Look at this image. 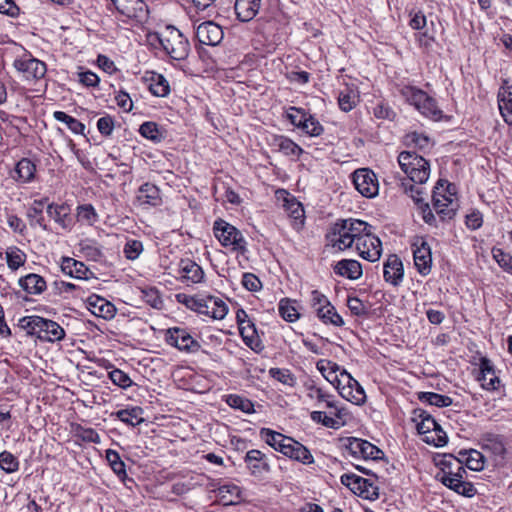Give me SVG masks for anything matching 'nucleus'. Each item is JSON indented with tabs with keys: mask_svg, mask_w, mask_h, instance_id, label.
<instances>
[{
	"mask_svg": "<svg viewBox=\"0 0 512 512\" xmlns=\"http://www.w3.org/2000/svg\"><path fill=\"white\" fill-rule=\"evenodd\" d=\"M313 305L316 307L317 315L325 324H332L336 327L344 325L343 318L337 313L335 307L329 302L326 296L318 291L312 292Z\"/></svg>",
	"mask_w": 512,
	"mask_h": 512,
	"instance_id": "11",
	"label": "nucleus"
},
{
	"mask_svg": "<svg viewBox=\"0 0 512 512\" xmlns=\"http://www.w3.org/2000/svg\"><path fill=\"white\" fill-rule=\"evenodd\" d=\"M359 101V91L355 85H346L343 90L339 92L338 104L342 111H351Z\"/></svg>",
	"mask_w": 512,
	"mask_h": 512,
	"instance_id": "34",
	"label": "nucleus"
},
{
	"mask_svg": "<svg viewBox=\"0 0 512 512\" xmlns=\"http://www.w3.org/2000/svg\"><path fill=\"white\" fill-rule=\"evenodd\" d=\"M347 449L354 457L363 459H382L384 452L374 444L359 438H349Z\"/></svg>",
	"mask_w": 512,
	"mask_h": 512,
	"instance_id": "15",
	"label": "nucleus"
},
{
	"mask_svg": "<svg viewBox=\"0 0 512 512\" xmlns=\"http://www.w3.org/2000/svg\"><path fill=\"white\" fill-rule=\"evenodd\" d=\"M424 116L433 120H439L442 117V111L438 109L436 101L427 94V99L421 101V104L416 108Z\"/></svg>",
	"mask_w": 512,
	"mask_h": 512,
	"instance_id": "51",
	"label": "nucleus"
},
{
	"mask_svg": "<svg viewBox=\"0 0 512 512\" xmlns=\"http://www.w3.org/2000/svg\"><path fill=\"white\" fill-rule=\"evenodd\" d=\"M290 124L308 136H319L324 130L308 111L294 106H290Z\"/></svg>",
	"mask_w": 512,
	"mask_h": 512,
	"instance_id": "7",
	"label": "nucleus"
},
{
	"mask_svg": "<svg viewBox=\"0 0 512 512\" xmlns=\"http://www.w3.org/2000/svg\"><path fill=\"white\" fill-rule=\"evenodd\" d=\"M13 179L20 183H30L35 179L36 164L29 158H22L15 166Z\"/></svg>",
	"mask_w": 512,
	"mask_h": 512,
	"instance_id": "30",
	"label": "nucleus"
},
{
	"mask_svg": "<svg viewBox=\"0 0 512 512\" xmlns=\"http://www.w3.org/2000/svg\"><path fill=\"white\" fill-rule=\"evenodd\" d=\"M465 461L466 466L473 471H481L484 468L485 458L484 455L474 449L469 451L460 452Z\"/></svg>",
	"mask_w": 512,
	"mask_h": 512,
	"instance_id": "46",
	"label": "nucleus"
},
{
	"mask_svg": "<svg viewBox=\"0 0 512 512\" xmlns=\"http://www.w3.org/2000/svg\"><path fill=\"white\" fill-rule=\"evenodd\" d=\"M227 402L231 407L240 409L246 413H249L253 408V404L249 400L237 395H230Z\"/></svg>",
	"mask_w": 512,
	"mask_h": 512,
	"instance_id": "64",
	"label": "nucleus"
},
{
	"mask_svg": "<svg viewBox=\"0 0 512 512\" xmlns=\"http://www.w3.org/2000/svg\"><path fill=\"white\" fill-rule=\"evenodd\" d=\"M358 496L367 500H376L379 497L378 487L370 479H366V484H361Z\"/></svg>",
	"mask_w": 512,
	"mask_h": 512,
	"instance_id": "60",
	"label": "nucleus"
},
{
	"mask_svg": "<svg viewBox=\"0 0 512 512\" xmlns=\"http://www.w3.org/2000/svg\"><path fill=\"white\" fill-rule=\"evenodd\" d=\"M414 420L417 422V431L419 434L432 433L433 429L438 427L436 420L426 411L418 409L414 411Z\"/></svg>",
	"mask_w": 512,
	"mask_h": 512,
	"instance_id": "38",
	"label": "nucleus"
},
{
	"mask_svg": "<svg viewBox=\"0 0 512 512\" xmlns=\"http://www.w3.org/2000/svg\"><path fill=\"white\" fill-rule=\"evenodd\" d=\"M401 95L409 104L415 106V108L421 104V101H425L427 99L426 92L413 86L403 87L401 89Z\"/></svg>",
	"mask_w": 512,
	"mask_h": 512,
	"instance_id": "50",
	"label": "nucleus"
},
{
	"mask_svg": "<svg viewBox=\"0 0 512 512\" xmlns=\"http://www.w3.org/2000/svg\"><path fill=\"white\" fill-rule=\"evenodd\" d=\"M139 133L142 137L150 139L154 142H160L163 138L155 122L147 121L140 125Z\"/></svg>",
	"mask_w": 512,
	"mask_h": 512,
	"instance_id": "54",
	"label": "nucleus"
},
{
	"mask_svg": "<svg viewBox=\"0 0 512 512\" xmlns=\"http://www.w3.org/2000/svg\"><path fill=\"white\" fill-rule=\"evenodd\" d=\"M20 286L29 294H41L47 287L46 281L38 274H28L19 281Z\"/></svg>",
	"mask_w": 512,
	"mask_h": 512,
	"instance_id": "37",
	"label": "nucleus"
},
{
	"mask_svg": "<svg viewBox=\"0 0 512 512\" xmlns=\"http://www.w3.org/2000/svg\"><path fill=\"white\" fill-rule=\"evenodd\" d=\"M290 460L303 465H312L315 460L310 450L299 441L290 437Z\"/></svg>",
	"mask_w": 512,
	"mask_h": 512,
	"instance_id": "35",
	"label": "nucleus"
},
{
	"mask_svg": "<svg viewBox=\"0 0 512 512\" xmlns=\"http://www.w3.org/2000/svg\"><path fill=\"white\" fill-rule=\"evenodd\" d=\"M262 5V0H236L234 10L237 19L249 22L256 17Z\"/></svg>",
	"mask_w": 512,
	"mask_h": 512,
	"instance_id": "22",
	"label": "nucleus"
},
{
	"mask_svg": "<svg viewBox=\"0 0 512 512\" xmlns=\"http://www.w3.org/2000/svg\"><path fill=\"white\" fill-rule=\"evenodd\" d=\"M241 491L238 486L223 485L218 488V495L223 505H234L240 500Z\"/></svg>",
	"mask_w": 512,
	"mask_h": 512,
	"instance_id": "44",
	"label": "nucleus"
},
{
	"mask_svg": "<svg viewBox=\"0 0 512 512\" xmlns=\"http://www.w3.org/2000/svg\"><path fill=\"white\" fill-rule=\"evenodd\" d=\"M136 199L140 205L155 207L162 203L159 188L149 182H146L139 187Z\"/></svg>",
	"mask_w": 512,
	"mask_h": 512,
	"instance_id": "24",
	"label": "nucleus"
},
{
	"mask_svg": "<svg viewBox=\"0 0 512 512\" xmlns=\"http://www.w3.org/2000/svg\"><path fill=\"white\" fill-rule=\"evenodd\" d=\"M355 189L366 198H374L379 192L376 174L369 168H360L352 174Z\"/></svg>",
	"mask_w": 512,
	"mask_h": 512,
	"instance_id": "10",
	"label": "nucleus"
},
{
	"mask_svg": "<svg viewBox=\"0 0 512 512\" xmlns=\"http://www.w3.org/2000/svg\"><path fill=\"white\" fill-rule=\"evenodd\" d=\"M177 271L178 275L176 278L187 285L199 283L204 278L201 266L190 258H181Z\"/></svg>",
	"mask_w": 512,
	"mask_h": 512,
	"instance_id": "17",
	"label": "nucleus"
},
{
	"mask_svg": "<svg viewBox=\"0 0 512 512\" xmlns=\"http://www.w3.org/2000/svg\"><path fill=\"white\" fill-rule=\"evenodd\" d=\"M143 409L141 407H132L130 409H122L115 413L116 417L127 425L135 427L141 424L144 419L141 417Z\"/></svg>",
	"mask_w": 512,
	"mask_h": 512,
	"instance_id": "39",
	"label": "nucleus"
},
{
	"mask_svg": "<svg viewBox=\"0 0 512 512\" xmlns=\"http://www.w3.org/2000/svg\"><path fill=\"white\" fill-rule=\"evenodd\" d=\"M317 369L323 375V377L332 385L335 384L336 377L341 370V367L327 359H321L316 364Z\"/></svg>",
	"mask_w": 512,
	"mask_h": 512,
	"instance_id": "42",
	"label": "nucleus"
},
{
	"mask_svg": "<svg viewBox=\"0 0 512 512\" xmlns=\"http://www.w3.org/2000/svg\"><path fill=\"white\" fill-rule=\"evenodd\" d=\"M213 230L216 238L223 246H231L232 251L245 253V240L236 227L223 219H218L214 222Z\"/></svg>",
	"mask_w": 512,
	"mask_h": 512,
	"instance_id": "6",
	"label": "nucleus"
},
{
	"mask_svg": "<svg viewBox=\"0 0 512 512\" xmlns=\"http://www.w3.org/2000/svg\"><path fill=\"white\" fill-rule=\"evenodd\" d=\"M89 310L92 314L103 319H112L116 314L115 306L99 296H91L88 299Z\"/></svg>",
	"mask_w": 512,
	"mask_h": 512,
	"instance_id": "26",
	"label": "nucleus"
},
{
	"mask_svg": "<svg viewBox=\"0 0 512 512\" xmlns=\"http://www.w3.org/2000/svg\"><path fill=\"white\" fill-rule=\"evenodd\" d=\"M48 205V198L35 199L32 205L27 210V219L31 227L39 226L44 231H51L48 225L45 223L43 216V209L45 205Z\"/></svg>",
	"mask_w": 512,
	"mask_h": 512,
	"instance_id": "23",
	"label": "nucleus"
},
{
	"mask_svg": "<svg viewBox=\"0 0 512 512\" xmlns=\"http://www.w3.org/2000/svg\"><path fill=\"white\" fill-rule=\"evenodd\" d=\"M398 163L401 170L407 175L408 180L401 182V187L406 194H409L413 201L419 206L423 220L429 225L437 226V218L433 214L429 204L424 202L422 187L416 186L424 184L430 175L429 162L411 151H402L398 156Z\"/></svg>",
	"mask_w": 512,
	"mask_h": 512,
	"instance_id": "1",
	"label": "nucleus"
},
{
	"mask_svg": "<svg viewBox=\"0 0 512 512\" xmlns=\"http://www.w3.org/2000/svg\"><path fill=\"white\" fill-rule=\"evenodd\" d=\"M76 435L84 442L98 444L101 441L99 434L93 428L78 426L76 428Z\"/></svg>",
	"mask_w": 512,
	"mask_h": 512,
	"instance_id": "58",
	"label": "nucleus"
},
{
	"mask_svg": "<svg viewBox=\"0 0 512 512\" xmlns=\"http://www.w3.org/2000/svg\"><path fill=\"white\" fill-rule=\"evenodd\" d=\"M223 37L222 27L213 21L203 22L196 29V38L203 45L217 46Z\"/></svg>",
	"mask_w": 512,
	"mask_h": 512,
	"instance_id": "16",
	"label": "nucleus"
},
{
	"mask_svg": "<svg viewBox=\"0 0 512 512\" xmlns=\"http://www.w3.org/2000/svg\"><path fill=\"white\" fill-rule=\"evenodd\" d=\"M265 455L259 450H250L246 453L245 462L253 474L267 469V463L264 460Z\"/></svg>",
	"mask_w": 512,
	"mask_h": 512,
	"instance_id": "43",
	"label": "nucleus"
},
{
	"mask_svg": "<svg viewBox=\"0 0 512 512\" xmlns=\"http://www.w3.org/2000/svg\"><path fill=\"white\" fill-rule=\"evenodd\" d=\"M109 379L114 385H117L123 389H126L133 384L128 374L117 368L109 372Z\"/></svg>",
	"mask_w": 512,
	"mask_h": 512,
	"instance_id": "57",
	"label": "nucleus"
},
{
	"mask_svg": "<svg viewBox=\"0 0 512 512\" xmlns=\"http://www.w3.org/2000/svg\"><path fill=\"white\" fill-rule=\"evenodd\" d=\"M106 459L115 474L121 479L126 477L125 463L121 460L118 452L112 449L106 451Z\"/></svg>",
	"mask_w": 512,
	"mask_h": 512,
	"instance_id": "52",
	"label": "nucleus"
},
{
	"mask_svg": "<svg viewBox=\"0 0 512 512\" xmlns=\"http://www.w3.org/2000/svg\"><path fill=\"white\" fill-rule=\"evenodd\" d=\"M38 339L45 342L60 341L65 337V330L55 321L42 317Z\"/></svg>",
	"mask_w": 512,
	"mask_h": 512,
	"instance_id": "25",
	"label": "nucleus"
},
{
	"mask_svg": "<svg viewBox=\"0 0 512 512\" xmlns=\"http://www.w3.org/2000/svg\"><path fill=\"white\" fill-rule=\"evenodd\" d=\"M48 216L63 230L70 232L74 225L75 220L71 214L70 206L66 203L56 204L50 203L46 208Z\"/></svg>",
	"mask_w": 512,
	"mask_h": 512,
	"instance_id": "14",
	"label": "nucleus"
},
{
	"mask_svg": "<svg viewBox=\"0 0 512 512\" xmlns=\"http://www.w3.org/2000/svg\"><path fill=\"white\" fill-rule=\"evenodd\" d=\"M196 312L212 319L222 320L227 315L228 306L219 297L200 295Z\"/></svg>",
	"mask_w": 512,
	"mask_h": 512,
	"instance_id": "12",
	"label": "nucleus"
},
{
	"mask_svg": "<svg viewBox=\"0 0 512 512\" xmlns=\"http://www.w3.org/2000/svg\"><path fill=\"white\" fill-rule=\"evenodd\" d=\"M333 386H335L339 394L347 401L357 405L365 402L366 394L363 387L345 369L341 368Z\"/></svg>",
	"mask_w": 512,
	"mask_h": 512,
	"instance_id": "5",
	"label": "nucleus"
},
{
	"mask_svg": "<svg viewBox=\"0 0 512 512\" xmlns=\"http://www.w3.org/2000/svg\"><path fill=\"white\" fill-rule=\"evenodd\" d=\"M76 218L78 222L93 226L99 221V215L92 204L78 205L76 208Z\"/></svg>",
	"mask_w": 512,
	"mask_h": 512,
	"instance_id": "41",
	"label": "nucleus"
},
{
	"mask_svg": "<svg viewBox=\"0 0 512 512\" xmlns=\"http://www.w3.org/2000/svg\"><path fill=\"white\" fill-rule=\"evenodd\" d=\"M341 483L349 488L354 494L359 495L361 484H366V478L353 473L343 474L340 477Z\"/></svg>",
	"mask_w": 512,
	"mask_h": 512,
	"instance_id": "55",
	"label": "nucleus"
},
{
	"mask_svg": "<svg viewBox=\"0 0 512 512\" xmlns=\"http://www.w3.org/2000/svg\"><path fill=\"white\" fill-rule=\"evenodd\" d=\"M165 339L169 345L187 353H195L201 348L200 343L194 339L186 328H169L166 331Z\"/></svg>",
	"mask_w": 512,
	"mask_h": 512,
	"instance_id": "9",
	"label": "nucleus"
},
{
	"mask_svg": "<svg viewBox=\"0 0 512 512\" xmlns=\"http://www.w3.org/2000/svg\"><path fill=\"white\" fill-rule=\"evenodd\" d=\"M418 399L436 407H447L453 403L451 397L434 392H420Z\"/></svg>",
	"mask_w": 512,
	"mask_h": 512,
	"instance_id": "47",
	"label": "nucleus"
},
{
	"mask_svg": "<svg viewBox=\"0 0 512 512\" xmlns=\"http://www.w3.org/2000/svg\"><path fill=\"white\" fill-rule=\"evenodd\" d=\"M347 307L352 315L358 317H368L369 315L370 306L357 297H348Z\"/></svg>",
	"mask_w": 512,
	"mask_h": 512,
	"instance_id": "53",
	"label": "nucleus"
},
{
	"mask_svg": "<svg viewBox=\"0 0 512 512\" xmlns=\"http://www.w3.org/2000/svg\"><path fill=\"white\" fill-rule=\"evenodd\" d=\"M383 276L387 283L397 287L404 277L403 263L400 258H387L383 266Z\"/></svg>",
	"mask_w": 512,
	"mask_h": 512,
	"instance_id": "21",
	"label": "nucleus"
},
{
	"mask_svg": "<svg viewBox=\"0 0 512 512\" xmlns=\"http://www.w3.org/2000/svg\"><path fill=\"white\" fill-rule=\"evenodd\" d=\"M6 219L8 226L13 230V232L18 233L22 236L26 234L27 227L21 218H19L17 215L7 213Z\"/></svg>",
	"mask_w": 512,
	"mask_h": 512,
	"instance_id": "61",
	"label": "nucleus"
},
{
	"mask_svg": "<svg viewBox=\"0 0 512 512\" xmlns=\"http://www.w3.org/2000/svg\"><path fill=\"white\" fill-rule=\"evenodd\" d=\"M498 105L504 121L512 125V82L503 81L498 91Z\"/></svg>",
	"mask_w": 512,
	"mask_h": 512,
	"instance_id": "20",
	"label": "nucleus"
},
{
	"mask_svg": "<svg viewBox=\"0 0 512 512\" xmlns=\"http://www.w3.org/2000/svg\"><path fill=\"white\" fill-rule=\"evenodd\" d=\"M413 256H431V248L424 238L418 237L412 243Z\"/></svg>",
	"mask_w": 512,
	"mask_h": 512,
	"instance_id": "62",
	"label": "nucleus"
},
{
	"mask_svg": "<svg viewBox=\"0 0 512 512\" xmlns=\"http://www.w3.org/2000/svg\"><path fill=\"white\" fill-rule=\"evenodd\" d=\"M334 272L341 277L356 280L362 276V266L354 259L343 258L334 266Z\"/></svg>",
	"mask_w": 512,
	"mask_h": 512,
	"instance_id": "28",
	"label": "nucleus"
},
{
	"mask_svg": "<svg viewBox=\"0 0 512 512\" xmlns=\"http://www.w3.org/2000/svg\"><path fill=\"white\" fill-rule=\"evenodd\" d=\"M114 8L128 18H138L145 4L142 0H110Z\"/></svg>",
	"mask_w": 512,
	"mask_h": 512,
	"instance_id": "29",
	"label": "nucleus"
},
{
	"mask_svg": "<svg viewBox=\"0 0 512 512\" xmlns=\"http://www.w3.org/2000/svg\"><path fill=\"white\" fill-rule=\"evenodd\" d=\"M260 436L273 449L281 452L283 455H288V445L285 444L287 437L285 435L269 428H262Z\"/></svg>",
	"mask_w": 512,
	"mask_h": 512,
	"instance_id": "33",
	"label": "nucleus"
},
{
	"mask_svg": "<svg viewBox=\"0 0 512 512\" xmlns=\"http://www.w3.org/2000/svg\"><path fill=\"white\" fill-rule=\"evenodd\" d=\"M329 409H335V417L329 416L323 411H313L310 414L311 419L316 423H321L323 426L332 429H339L342 427L346 420L345 416L347 412L344 408H339L334 402V407H328Z\"/></svg>",
	"mask_w": 512,
	"mask_h": 512,
	"instance_id": "19",
	"label": "nucleus"
},
{
	"mask_svg": "<svg viewBox=\"0 0 512 512\" xmlns=\"http://www.w3.org/2000/svg\"><path fill=\"white\" fill-rule=\"evenodd\" d=\"M478 380L481 382L482 387L487 390H495L497 389V384H499V378L495 374L494 366L486 357L480 360Z\"/></svg>",
	"mask_w": 512,
	"mask_h": 512,
	"instance_id": "27",
	"label": "nucleus"
},
{
	"mask_svg": "<svg viewBox=\"0 0 512 512\" xmlns=\"http://www.w3.org/2000/svg\"><path fill=\"white\" fill-rule=\"evenodd\" d=\"M115 127V120L110 115H105L98 119L97 129L99 133L105 137L110 136Z\"/></svg>",
	"mask_w": 512,
	"mask_h": 512,
	"instance_id": "59",
	"label": "nucleus"
},
{
	"mask_svg": "<svg viewBox=\"0 0 512 512\" xmlns=\"http://www.w3.org/2000/svg\"><path fill=\"white\" fill-rule=\"evenodd\" d=\"M480 445L483 450L495 456L503 457L506 451L501 437L493 433L483 434L480 439Z\"/></svg>",
	"mask_w": 512,
	"mask_h": 512,
	"instance_id": "36",
	"label": "nucleus"
},
{
	"mask_svg": "<svg viewBox=\"0 0 512 512\" xmlns=\"http://www.w3.org/2000/svg\"><path fill=\"white\" fill-rule=\"evenodd\" d=\"M42 323V317L37 315L25 316L19 320L18 326L24 330L27 335L38 337V333Z\"/></svg>",
	"mask_w": 512,
	"mask_h": 512,
	"instance_id": "49",
	"label": "nucleus"
},
{
	"mask_svg": "<svg viewBox=\"0 0 512 512\" xmlns=\"http://www.w3.org/2000/svg\"><path fill=\"white\" fill-rule=\"evenodd\" d=\"M444 187V182L439 180L437 185L434 187L432 194L433 209L436 212L440 221L445 222L451 220L457 211L458 204L452 199V194L446 196L439 192L440 188Z\"/></svg>",
	"mask_w": 512,
	"mask_h": 512,
	"instance_id": "8",
	"label": "nucleus"
},
{
	"mask_svg": "<svg viewBox=\"0 0 512 512\" xmlns=\"http://www.w3.org/2000/svg\"><path fill=\"white\" fill-rule=\"evenodd\" d=\"M158 40L163 50L173 60H185L190 52V43L183 33L173 26L166 27L165 31L158 35Z\"/></svg>",
	"mask_w": 512,
	"mask_h": 512,
	"instance_id": "3",
	"label": "nucleus"
},
{
	"mask_svg": "<svg viewBox=\"0 0 512 512\" xmlns=\"http://www.w3.org/2000/svg\"><path fill=\"white\" fill-rule=\"evenodd\" d=\"M146 81H149L150 92L157 97H166L170 93V85L167 79L159 73L147 72Z\"/></svg>",
	"mask_w": 512,
	"mask_h": 512,
	"instance_id": "31",
	"label": "nucleus"
},
{
	"mask_svg": "<svg viewBox=\"0 0 512 512\" xmlns=\"http://www.w3.org/2000/svg\"><path fill=\"white\" fill-rule=\"evenodd\" d=\"M354 250L358 256H381L382 243L377 236L365 230L356 237Z\"/></svg>",
	"mask_w": 512,
	"mask_h": 512,
	"instance_id": "13",
	"label": "nucleus"
},
{
	"mask_svg": "<svg viewBox=\"0 0 512 512\" xmlns=\"http://www.w3.org/2000/svg\"><path fill=\"white\" fill-rule=\"evenodd\" d=\"M443 468L440 473L437 474V478L449 489L456 493L472 497L476 494V489L472 483L462 480V474L457 475L454 468L447 459V456L442 460Z\"/></svg>",
	"mask_w": 512,
	"mask_h": 512,
	"instance_id": "4",
	"label": "nucleus"
},
{
	"mask_svg": "<svg viewBox=\"0 0 512 512\" xmlns=\"http://www.w3.org/2000/svg\"><path fill=\"white\" fill-rule=\"evenodd\" d=\"M0 468L6 473H14L19 469L18 459L10 452L0 453Z\"/></svg>",
	"mask_w": 512,
	"mask_h": 512,
	"instance_id": "56",
	"label": "nucleus"
},
{
	"mask_svg": "<svg viewBox=\"0 0 512 512\" xmlns=\"http://www.w3.org/2000/svg\"><path fill=\"white\" fill-rule=\"evenodd\" d=\"M432 433L435 434V436H426L424 441L427 443H433L437 447L444 446L447 441L448 437L442 427L438 424V427L433 429Z\"/></svg>",
	"mask_w": 512,
	"mask_h": 512,
	"instance_id": "63",
	"label": "nucleus"
},
{
	"mask_svg": "<svg viewBox=\"0 0 512 512\" xmlns=\"http://www.w3.org/2000/svg\"><path fill=\"white\" fill-rule=\"evenodd\" d=\"M53 116L57 121L65 123L69 130L74 134L84 135L85 125L76 118L66 114L63 111H55Z\"/></svg>",
	"mask_w": 512,
	"mask_h": 512,
	"instance_id": "48",
	"label": "nucleus"
},
{
	"mask_svg": "<svg viewBox=\"0 0 512 512\" xmlns=\"http://www.w3.org/2000/svg\"><path fill=\"white\" fill-rule=\"evenodd\" d=\"M290 220L291 225L297 231L301 230L305 223V211L302 203L290 196Z\"/></svg>",
	"mask_w": 512,
	"mask_h": 512,
	"instance_id": "40",
	"label": "nucleus"
},
{
	"mask_svg": "<svg viewBox=\"0 0 512 512\" xmlns=\"http://www.w3.org/2000/svg\"><path fill=\"white\" fill-rule=\"evenodd\" d=\"M14 67L23 73L26 79H40L47 71L46 64L35 58L16 59Z\"/></svg>",
	"mask_w": 512,
	"mask_h": 512,
	"instance_id": "18",
	"label": "nucleus"
},
{
	"mask_svg": "<svg viewBox=\"0 0 512 512\" xmlns=\"http://www.w3.org/2000/svg\"><path fill=\"white\" fill-rule=\"evenodd\" d=\"M61 270L64 274L76 279H88L89 269L76 258H62Z\"/></svg>",
	"mask_w": 512,
	"mask_h": 512,
	"instance_id": "32",
	"label": "nucleus"
},
{
	"mask_svg": "<svg viewBox=\"0 0 512 512\" xmlns=\"http://www.w3.org/2000/svg\"><path fill=\"white\" fill-rule=\"evenodd\" d=\"M369 225L358 219H339L329 227L326 232V248L331 253H338L346 249H353L356 237L367 230Z\"/></svg>",
	"mask_w": 512,
	"mask_h": 512,
	"instance_id": "2",
	"label": "nucleus"
},
{
	"mask_svg": "<svg viewBox=\"0 0 512 512\" xmlns=\"http://www.w3.org/2000/svg\"><path fill=\"white\" fill-rule=\"evenodd\" d=\"M306 395L310 399H316L319 403L324 402L326 407H334L332 396L325 393L321 388L314 385L313 381H308L304 385Z\"/></svg>",
	"mask_w": 512,
	"mask_h": 512,
	"instance_id": "45",
	"label": "nucleus"
}]
</instances>
